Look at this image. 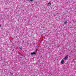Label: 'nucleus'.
I'll use <instances>...</instances> for the list:
<instances>
[{"instance_id": "nucleus-1", "label": "nucleus", "mask_w": 76, "mask_h": 76, "mask_svg": "<svg viewBox=\"0 0 76 76\" xmlns=\"http://www.w3.org/2000/svg\"><path fill=\"white\" fill-rule=\"evenodd\" d=\"M68 57H69V56H68V55H67L66 56L65 58H64L65 60H66L67 59V58H68Z\"/></svg>"}, {"instance_id": "nucleus-2", "label": "nucleus", "mask_w": 76, "mask_h": 76, "mask_svg": "<svg viewBox=\"0 0 76 76\" xmlns=\"http://www.w3.org/2000/svg\"><path fill=\"white\" fill-rule=\"evenodd\" d=\"M64 61L63 60H62L61 62V64H63V63H64Z\"/></svg>"}, {"instance_id": "nucleus-3", "label": "nucleus", "mask_w": 76, "mask_h": 76, "mask_svg": "<svg viewBox=\"0 0 76 76\" xmlns=\"http://www.w3.org/2000/svg\"><path fill=\"white\" fill-rule=\"evenodd\" d=\"M35 52H33V53H31V55H35Z\"/></svg>"}, {"instance_id": "nucleus-4", "label": "nucleus", "mask_w": 76, "mask_h": 76, "mask_svg": "<svg viewBox=\"0 0 76 76\" xmlns=\"http://www.w3.org/2000/svg\"><path fill=\"white\" fill-rule=\"evenodd\" d=\"M67 23V21H64V23L65 25H66V24Z\"/></svg>"}, {"instance_id": "nucleus-5", "label": "nucleus", "mask_w": 76, "mask_h": 76, "mask_svg": "<svg viewBox=\"0 0 76 76\" xmlns=\"http://www.w3.org/2000/svg\"><path fill=\"white\" fill-rule=\"evenodd\" d=\"M48 4H50V5H51V3H50V2H49L48 3Z\"/></svg>"}, {"instance_id": "nucleus-6", "label": "nucleus", "mask_w": 76, "mask_h": 76, "mask_svg": "<svg viewBox=\"0 0 76 76\" xmlns=\"http://www.w3.org/2000/svg\"><path fill=\"white\" fill-rule=\"evenodd\" d=\"M10 74L11 75V76H12V75H13V73H12V72H10Z\"/></svg>"}, {"instance_id": "nucleus-7", "label": "nucleus", "mask_w": 76, "mask_h": 76, "mask_svg": "<svg viewBox=\"0 0 76 76\" xmlns=\"http://www.w3.org/2000/svg\"><path fill=\"white\" fill-rule=\"evenodd\" d=\"M30 1H33V0H30Z\"/></svg>"}, {"instance_id": "nucleus-8", "label": "nucleus", "mask_w": 76, "mask_h": 76, "mask_svg": "<svg viewBox=\"0 0 76 76\" xmlns=\"http://www.w3.org/2000/svg\"><path fill=\"white\" fill-rule=\"evenodd\" d=\"M1 27V25H0V28Z\"/></svg>"}, {"instance_id": "nucleus-9", "label": "nucleus", "mask_w": 76, "mask_h": 76, "mask_svg": "<svg viewBox=\"0 0 76 76\" xmlns=\"http://www.w3.org/2000/svg\"><path fill=\"white\" fill-rule=\"evenodd\" d=\"M36 50H37V49H36Z\"/></svg>"}, {"instance_id": "nucleus-10", "label": "nucleus", "mask_w": 76, "mask_h": 76, "mask_svg": "<svg viewBox=\"0 0 76 76\" xmlns=\"http://www.w3.org/2000/svg\"><path fill=\"white\" fill-rule=\"evenodd\" d=\"M27 1H29V0H27Z\"/></svg>"}]
</instances>
